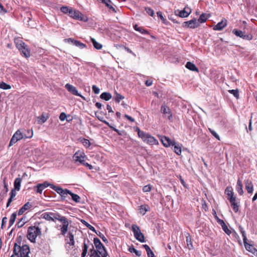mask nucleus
I'll use <instances>...</instances> for the list:
<instances>
[{"instance_id": "3c124183", "label": "nucleus", "mask_w": 257, "mask_h": 257, "mask_svg": "<svg viewBox=\"0 0 257 257\" xmlns=\"http://www.w3.org/2000/svg\"><path fill=\"white\" fill-rule=\"evenodd\" d=\"M232 33L236 36L241 38L243 32L241 30H238L237 29H234L232 31Z\"/></svg>"}, {"instance_id": "aec40b11", "label": "nucleus", "mask_w": 257, "mask_h": 257, "mask_svg": "<svg viewBox=\"0 0 257 257\" xmlns=\"http://www.w3.org/2000/svg\"><path fill=\"white\" fill-rule=\"evenodd\" d=\"M172 147H174L173 151L177 155H181V147L179 143L174 142Z\"/></svg>"}, {"instance_id": "f704fd0d", "label": "nucleus", "mask_w": 257, "mask_h": 257, "mask_svg": "<svg viewBox=\"0 0 257 257\" xmlns=\"http://www.w3.org/2000/svg\"><path fill=\"white\" fill-rule=\"evenodd\" d=\"M208 17L207 16L206 14H202L199 19L197 20L199 22L200 25L201 23H205L208 19Z\"/></svg>"}, {"instance_id": "864d4df0", "label": "nucleus", "mask_w": 257, "mask_h": 257, "mask_svg": "<svg viewBox=\"0 0 257 257\" xmlns=\"http://www.w3.org/2000/svg\"><path fill=\"white\" fill-rule=\"evenodd\" d=\"M70 190L66 189H64L63 192H62V193H61L60 196L63 199H64L66 198V197L68 195H70Z\"/></svg>"}, {"instance_id": "5fc2aeb1", "label": "nucleus", "mask_w": 257, "mask_h": 257, "mask_svg": "<svg viewBox=\"0 0 257 257\" xmlns=\"http://www.w3.org/2000/svg\"><path fill=\"white\" fill-rule=\"evenodd\" d=\"M71 7L67 6H63L60 8L61 11L64 14H67L68 15V12L70 11Z\"/></svg>"}, {"instance_id": "774afa93", "label": "nucleus", "mask_w": 257, "mask_h": 257, "mask_svg": "<svg viewBox=\"0 0 257 257\" xmlns=\"http://www.w3.org/2000/svg\"><path fill=\"white\" fill-rule=\"evenodd\" d=\"M67 118V115L64 112H62L60 113L59 116V119L61 121H64Z\"/></svg>"}, {"instance_id": "c756f323", "label": "nucleus", "mask_w": 257, "mask_h": 257, "mask_svg": "<svg viewBox=\"0 0 257 257\" xmlns=\"http://www.w3.org/2000/svg\"><path fill=\"white\" fill-rule=\"evenodd\" d=\"M187 235H188L186 236L187 246L189 250H191L193 249V246L190 235L189 233H187Z\"/></svg>"}, {"instance_id": "423d86ee", "label": "nucleus", "mask_w": 257, "mask_h": 257, "mask_svg": "<svg viewBox=\"0 0 257 257\" xmlns=\"http://www.w3.org/2000/svg\"><path fill=\"white\" fill-rule=\"evenodd\" d=\"M24 137H26L25 135H23V132L22 130H17L13 136L12 139H11L9 147L13 145V144L17 143L18 141L22 140L23 139H25Z\"/></svg>"}, {"instance_id": "20e7f679", "label": "nucleus", "mask_w": 257, "mask_h": 257, "mask_svg": "<svg viewBox=\"0 0 257 257\" xmlns=\"http://www.w3.org/2000/svg\"><path fill=\"white\" fill-rule=\"evenodd\" d=\"M41 234V231L39 227L30 226L28 229L27 236L32 242H35L37 237Z\"/></svg>"}, {"instance_id": "a19ab883", "label": "nucleus", "mask_w": 257, "mask_h": 257, "mask_svg": "<svg viewBox=\"0 0 257 257\" xmlns=\"http://www.w3.org/2000/svg\"><path fill=\"white\" fill-rule=\"evenodd\" d=\"M70 195L72 197V199L75 202L78 203L80 201V197L77 194H74L70 191Z\"/></svg>"}, {"instance_id": "2f4dec72", "label": "nucleus", "mask_w": 257, "mask_h": 257, "mask_svg": "<svg viewBox=\"0 0 257 257\" xmlns=\"http://www.w3.org/2000/svg\"><path fill=\"white\" fill-rule=\"evenodd\" d=\"M112 96L111 94L109 92H103L101 94L100 97V98L108 101L111 99Z\"/></svg>"}, {"instance_id": "f3484780", "label": "nucleus", "mask_w": 257, "mask_h": 257, "mask_svg": "<svg viewBox=\"0 0 257 257\" xmlns=\"http://www.w3.org/2000/svg\"><path fill=\"white\" fill-rule=\"evenodd\" d=\"M33 207V205L31 203L28 202L25 203L18 211V215H21L26 211L29 210Z\"/></svg>"}, {"instance_id": "f8f14e48", "label": "nucleus", "mask_w": 257, "mask_h": 257, "mask_svg": "<svg viewBox=\"0 0 257 257\" xmlns=\"http://www.w3.org/2000/svg\"><path fill=\"white\" fill-rule=\"evenodd\" d=\"M65 41L68 43H71L73 45L79 47L80 49H83L86 47V45L84 43L80 42L79 41L74 40L72 38L66 39Z\"/></svg>"}, {"instance_id": "cd10ccee", "label": "nucleus", "mask_w": 257, "mask_h": 257, "mask_svg": "<svg viewBox=\"0 0 257 257\" xmlns=\"http://www.w3.org/2000/svg\"><path fill=\"white\" fill-rule=\"evenodd\" d=\"M244 246L246 248V249L253 253H254L255 252L257 251L256 249L251 244H250L248 243H247V241L245 242H243Z\"/></svg>"}, {"instance_id": "4c0bfd02", "label": "nucleus", "mask_w": 257, "mask_h": 257, "mask_svg": "<svg viewBox=\"0 0 257 257\" xmlns=\"http://www.w3.org/2000/svg\"><path fill=\"white\" fill-rule=\"evenodd\" d=\"M27 222V218L26 217L24 216L22 217V218L17 222V225L18 228H21L23 227L24 224Z\"/></svg>"}, {"instance_id": "6e6d98bb", "label": "nucleus", "mask_w": 257, "mask_h": 257, "mask_svg": "<svg viewBox=\"0 0 257 257\" xmlns=\"http://www.w3.org/2000/svg\"><path fill=\"white\" fill-rule=\"evenodd\" d=\"M208 130L211 135L213 136L217 140H220L219 136L215 132V131L210 128H208Z\"/></svg>"}, {"instance_id": "1a4fd4ad", "label": "nucleus", "mask_w": 257, "mask_h": 257, "mask_svg": "<svg viewBox=\"0 0 257 257\" xmlns=\"http://www.w3.org/2000/svg\"><path fill=\"white\" fill-rule=\"evenodd\" d=\"M73 159L75 163L79 162L82 164L85 161L86 156L83 152L78 151L74 154Z\"/></svg>"}, {"instance_id": "49530a36", "label": "nucleus", "mask_w": 257, "mask_h": 257, "mask_svg": "<svg viewBox=\"0 0 257 257\" xmlns=\"http://www.w3.org/2000/svg\"><path fill=\"white\" fill-rule=\"evenodd\" d=\"M228 92L232 94L236 98H239V91L237 89L229 90Z\"/></svg>"}, {"instance_id": "393cba45", "label": "nucleus", "mask_w": 257, "mask_h": 257, "mask_svg": "<svg viewBox=\"0 0 257 257\" xmlns=\"http://www.w3.org/2000/svg\"><path fill=\"white\" fill-rule=\"evenodd\" d=\"M225 193L226 194L227 199H231V198L234 197L232 188L231 187H227L225 189Z\"/></svg>"}, {"instance_id": "ddd939ff", "label": "nucleus", "mask_w": 257, "mask_h": 257, "mask_svg": "<svg viewBox=\"0 0 257 257\" xmlns=\"http://www.w3.org/2000/svg\"><path fill=\"white\" fill-rule=\"evenodd\" d=\"M51 184L45 182L43 183L38 184L36 186L34 187L35 190L37 193L41 194L43 190L48 186H51Z\"/></svg>"}, {"instance_id": "72a5a7b5", "label": "nucleus", "mask_w": 257, "mask_h": 257, "mask_svg": "<svg viewBox=\"0 0 257 257\" xmlns=\"http://www.w3.org/2000/svg\"><path fill=\"white\" fill-rule=\"evenodd\" d=\"M20 51L22 52L25 57L28 58L30 56V52L28 48L27 45H26L25 47H24L23 48L20 50Z\"/></svg>"}, {"instance_id": "a878e982", "label": "nucleus", "mask_w": 257, "mask_h": 257, "mask_svg": "<svg viewBox=\"0 0 257 257\" xmlns=\"http://www.w3.org/2000/svg\"><path fill=\"white\" fill-rule=\"evenodd\" d=\"M236 189L240 195H242L243 194V185L239 179H238L237 180Z\"/></svg>"}, {"instance_id": "09e8293b", "label": "nucleus", "mask_w": 257, "mask_h": 257, "mask_svg": "<svg viewBox=\"0 0 257 257\" xmlns=\"http://www.w3.org/2000/svg\"><path fill=\"white\" fill-rule=\"evenodd\" d=\"M114 99L116 102H119L121 99L124 98V97L117 92L115 93Z\"/></svg>"}, {"instance_id": "9b49d317", "label": "nucleus", "mask_w": 257, "mask_h": 257, "mask_svg": "<svg viewBox=\"0 0 257 257\" xmlns=\"http://www.w3.org/2000/svg\"><path fill=\"white\" fill-rule=\"evenodd\" d=\"M65 87L67 90L73 95L81 97L83 100H85V98L81 95L78 91L77 88L73 85L67 83L65 85Z\"/></svg>"}, {"instance_id": "de8ad7c7", "label": "nucleus", "mask_w": 257, "mask_h": 257, "mask_svg": "<svg viewBox=\"0 0 257 257\" xmlns=\"http://www.w3.org/2000/svg\"><path fill=\"white\" fill-rule=\"evenodd\" d=\"M81 142L83 145V146L86 148H89L91 145L90 141L84 138L81 140Z\"/></svg>"}, {"instance_id": "4d7b16f0", "label": "nucleus", "mask_w": 257, "mask_h": 257, "mask_svg": "<svg viewBox=\"0 0 257 257\" xmlns=\"http://www.w3.org/2000/svg\"><path fill=\"white\" fill-rule=\"evenodd\" d=\"M27 45L24 42L22 41H20L19 42H17L16 44L17 48L20 50L23 48L24 47Z\"/></svg>"}, {"instance_id": "58836bf2", "label": "nucleus", "mask_w": 257, "mask_h": 257, "mask_svg": "<svg viewBox=\"0 0 257 257\" xmlns=\"http://www.w3.org/2000/svg\"><path fill=\"white\" fill-rule=\"evenodd\" d=\"M90 245L91 246V248L90 249V251L91 252V256L92 257H100V255L98 252L94 249L93 245L92 243H90Z\"/></svg>"}, {"instance_id": "0e129e2a", "label": "nucleus", "mask_w": 257, "mask_h": 257, "mask_svg": "<svg viewBox=\"0 0 257 257\" xmlns=\"http://www.w3.org/2000/svg\"><path fill=\"white\" fill-rule=\"evenodd\" d=\"M8 12L7 10L4 8L3 6L0 3V14L4 15Z\"/></svg>"}, {"instance_id": "37998d69", "label": "nucleus", "mask_w": 257, "mask_h": 257, "mask_svg": "<svg viewBox=\"0 0 257 257\" xmlns=\"http://www.w3.org/2000/svg\"><path fill=\"white\" fill-rule=\"evenodd\" d=\"M110 3H111V1L110 0H106L105 3L103 4L107 8L112 10L114 12H116L115 9L110 5Z\"/></svg>"}, {"instance_id": "473e14b6", "label": "nucleus", "mask_w": 257, "mask_h": 257, "mask_svg": "<svg viewBox=\"0 0 257 257\" xmlns=\"http://www.w3.org/2000/svg\"><path fill=\"white\" fill-rule=\"evenodd\" d=\"M93 242L94 244V245L95 246V247L96 248L97 250H98L99 248H101L102 247H103L104 245L102 244V243L101 242L99 239L98 238H94L93 240Z\"/></svg>"}, {"instance_id": "39448f33", "label": "nucleus", "mask_w": 257, "mask_h": 257, "mask_svg": "<svg viewBox=\"0 0 257 257\" xmlns=\"http://www.w3.org/2000/svg\"><path fill=\"white\" fill-rule=\"evenodd\" d=\"M132 230L136 239L141 242H146L145 236L144 234L141 232L139 226L136 224H133L132 226Z\"/></svg>"}, {"instance_id": "c85d7f7f", "label": "nucleus", "mask_w": 257, "mask_h": 257, "mask_svg": "<svg viewBox=\"0 0 257 257\" xmlns=\"http://www.w3.org/2000/svg\"><path fill=\"white\" fill-rule=\"evenodd\" d=\"M22 182V179L20 177L15 179L14 181V189L17 191L20 190L21 184Z\"/></svg>"}, {"instance_id": "412c9836", "label": "nucleus", "mask_w": 257, "mask_h": 257, "mask_svg": "<svg viewBox=\"0 0 257 257\" xmlns=\"http://www.w3.org/2000/svg\"><path fill=\"white\" fill-rule=\"evenodd\" d=\"M175 13L176 15H178L181 18H186L190 15V14L191 13V11H186L184 9V10L181 11L178 10Z\"/></svg>"}, {"instance_id": "bf43d9fd", "label": "nucleus", "mask_w": 257, "mask_h": 257, "mask_svg": "<svg viewBox=\"0 0 257 257\" xmlns=\"http://www.w3.org/2000/svg\"><path fill=\"white\" fill-rule=\"evenodd\" d=\"M241 38H242L244 40H251L252 39L253 36L251 34L245 35L244 33H243Z\"/></svg>"}, {"instance_id": "a211bd4d", "label": "nucleus", "mask_w": 257, "mask_h": 257, "mask_svg": "<svg viewBox=\"0 0 257 257\" xmlns=\"http://www.w3.org/2000/svg\"><path fill=\"white\" fill-rule=\"evenodd\" d=\"M3 184H4V189L0 194V196L2 198H4L7 195V194L9 191L8 185L6 182V178L4 179Z\"/></svg>"}, {"instance_id": "680f3d73", "label": "nucleus", "mask_w": 257, "mask_h": 257, "mask_svg": "<svg viewBox=\"0 0 257 257\" xmlns=\"http://www.w3.org/2000/svg\"><path fill=\"white\" fill-rule=\"evenodd\" d=\"M137 31L139 32L142 34H149V32L147 30L144 29L143 27H140L137 29Z\"/></svg>"}, {"instance_id": "e433bc0d", "label": "nucleus", "mask_w": 257, "mask_h": 257, "mask_svg": "<svg viewBox=\"0 0 257 257\" xmlns=\"http://www.w3.org/2000/svg\"><path fill=\"white\" fill-rule=\"evenodd\" d=\"M96 251L98 252L99 254L101 255L102 257H106L108 255L104 246L100 248H99Z\"/></svg>"}, {"instance_id": "5701e85b", "label": "nucleus", "mask_w": 257, "mask_h": 257, "mask_svg": "<svg viewBox=\"0 0 257 257\" xmlns=\"http://www.w3.org/2000/svg\"><path fill=\"white\" fill-rule=\"evenodd\" d=\"M67 239H68L69 241L67 243L70 245H74L75 244V241L74 238V235L71 231H69L67 235Z\"/></svg>"}, {"instance_id": "7ed1b4c3", "label": "nucleus", "mask_w": 257, "mask_h": 257, "mask_svg": "<svg viewBox=\"0 0 257 257\" xmlns=\"http://www.w3.org/2000/svg\"><path fill=\"white\" fill-rule=\"evenodd\" d=\"M13 252L18 254L19 257H29L30 249L28 245L25 244L20 246L16 243H15Z\"/></svg>"}, {"instance_id": "9d476101", "label": "nucleus", "mask_w": 257, "mask_h": 257, "mask_svg": "<svg viewBox=\"0 0 257 257\" xmlns=\"http://www.w3.org/2000/svg\"><path fill=\"white\" fill-rule=\"evenodd\" d=\"M199 26V22L196 19H193L183 23V27L190 29H195Z\"/></svg>"}, {"instance_id": "6ab92c4d", "label": "nucleus", "mask_w": 257, "mask_h": 257, "mask_svg": "<svg viewBox=\"0 0 257 257\" xmlns=\"http://www.w3.org/2000/svg\"><path fill=\"white\" fill-rule=\"evenodd\" d=\"M245 189L249 194L252 193L253 191V186L251 181L247 180L245 181Z\"/></svg>"}, {"instance_id": "dca6fc26", "label": "nucleus", "mask_w": 257, "mask_h": 257, "mask_svg": "<svg viewBox=\"0 0 257 257\" xmlns=\"http://www.w3.org/2000/svg\"><path fill=\"white\" fill-rule=\"evenodd\" d=\"M217 222L221 226L222 230L227 234L230 235L231 233V230L228 228L227 226L226 225L225 223L223 220L217 217Z\"/></svg>"}, {"instance_id": "e2e57ef3", "label": "nucleus", "mask_w": 257, "mask_h": 257, "mask_svg": "<svg viewBox=\"0 0 257 257\" xmlns=\"http://www.w3.org/2000/svg\"><path fill=\"white\" fill-rule=\"evenodd\" d=\"M152 186L150 185H147L143 187V191L144 192H149L151 191Z\"/></svg>"}, {"instance_id": "69168bd1", "label": "nucleus", "mask_w": 257, "mask_h": 257, "mask_svg": "<svg viewBox=\"0 0 257 257\" xmlns=\"http://www.w3.org/2000/svg\"><path fill=\"white\" fill-rule=\"evenodd\" d=\"M92 89L95 94H98L100 92V89L96 85H93Z\"/></svg>"}, {"instance_id": "13d9d810", "label": "nucleus", "mask_w": 257, "mask_h": 257, "mask_svg": "<svg viewBox=\"0 0 257 257\" xmlns=\"http://www.w3.org/2000/svg\"><path fill=\"white\" fill-rule=\"evenodd\" d=\"M145 11L149 15L152 17H153L154 15V11L151 8L146 7Z\"/></svg>"}, {"instance_id": "2eb2a0df", "label": "nucleus", "mask_w": 257, "mask_h": 257, "mask_svg": "<svg viewBox=\"0 0 257 257\" xmlns=\"http://www.w3.org/2000/svg\"><path fill=\"white\" fill-rule=\"evenodd\" d=\"M161 141L163 146L165 147H171L175 142L174 141L171 140L169 137L166 136L162 137Z\"/></svg>"}, {"instance_id": "b1692460", "label": "nucleus", "mask_w": 257, "mask_h": 257, "mask_svg": "<svg viewBox=\"0 0 257 257\" xmlns=\"http://www.w3.org/2000/svg\"><path fill=\"white\" fill-rule=\"evenodd\" d=\"M186 67L190 70L192 71H195L197 72H199L198 68L195 66L194 64L191 62H187L186 64Z\"/></svg>"}, {"instance_id": "79ce46f5", "label": "nucleus", "mask_w": 257, "mask_h": 257, "mask_svg": "<svg viewBox=\"0 0 257 257\" xmlns=\"http://www.w3.org/2000/svg\"><path fill=\"white\" fill-rule=\"evenodd\" d=\"M81 222L90 230L92 231L93 232H96L95 228L90 224H89L87 222H86L84 220H81Z\"/></svg>"}, {"instance_id": "a18cd8bd", "label": "nucleus", "mask_w": 257, "mask_h": 257, "mask_svg": "<svg viewBox=\"0 0 257 257\" xmlns=\"http://www.w3.org/2000/svg\"><path fill=\"white\" fill-rule=\"evenodd\" d=\"M39 119V123H43L47 121L48 118V116H45L44 114H42L40 117H38Z\"/></svg>"}, {"instance_id": "4468645a", "label": "nucleus", "mask_w": 257, "mask_h": 257, "mask_svg": "<svg viewBox=\"0 0 257 257\" xmlns=\"http://www.w3.org/2000/svg\"><path fill=\"white\" fill-rule=\"evenodd\" d=\"M227 25V21L225 19H223L222 21L218 23L213 27V30L215 31H221Z\"/></svg>"}, {"instance_id": "f03ea898", "label": "nucleus", "mask_w": 257, "mask_h": 257, "mask_svg": "<svg viewBox=\"0 0 257 257\" xmlns=\"http://www.w3.org/2000/svg\"><path fill=\"white\" fill-rule=\"evenodd\" d=\"M135 129L137 132L138 136L141 138L144 142L150 145H156L159 144L157 140L149 134L141 131L138 127H136Z\"/></svg>"}, {"instance_id": "ea45409f", "label": "nucleus", "mask_w": 257, "mask_h": 257, "mask_svg": "<svg viewBox=\"0 0 257 257\" xmlns=\"http://www.w3.org/2000/svg\"><path fill=\"white\" fill-rule=\"evenodd\" d=\"M16 217H17L16 212H14L13 213H12V214L11 215V216L10 217V219L9 222V227H10L11 226H12L13 225V224L14 223V222L15 221Z\"/></svg>"}, {"instance_id": "f257e3e1", "label": "nucleus", "mask_w": 257, "mask_h": 257, "mask_svg": "<svg viewBox=\"0 0 257 257\" xmlns=\"http://www.w3.org/2000/svg\"><path fill=\"white\" fill-rule=\"evenodd\" d=\"M41 217L49 221H60L62 225L60 228L61 234L65 235L68 231L69 222L67 219L63 216H61L58 213L44 212L41 215Z\"/></svg>"}, {"instance_id": "0eeeda50", "label": "nucleus", "mask_w": 257, "mask_h": 257, "mask_svg": "<svg viewBox=\"0 0 257 257\" xmlns=\"http://www.w3.org/2000/svg\"><path fill=\"white\" fill-rule=\"evenodd\" d=\"M68 15L74 19L86 21V20L83 19V14L79 11L74 9L72 8H71L70 11L68 12Z\"/></svg>"}, {"instance_id": "8fccbe9b", "label": "nucleus", "mask_w": 257, "mask_h": 257, "mask_svg": "<svg viewBox=\"0 0 257 257\" xmlns=\"http://www.w3.org/2000/svg\"><path fill=\"white\" fill-rule=\"evenodd\" d=\"M11 88V86L4 82H0V88L7 90Z\"/></svg>"}, {"instance_id": "603ef678", "label": "nucleus", "mask_w": 257, "mask_h": 257, "mask_svg": "<svg viewBox=\"0 0 257 257\" xmlns=\"http://www.w3.org/2000/svg\"><path fill=\"white\" fill-rule=\"evenodd\" d=\"M239 228L240 232L242 235L243 241V242H245V241H247V238H246V236L245 235V232L243 228L241 226H240Z\"/></svg>"}, {"instance_id": "bb28decb", "label": "nucleus", "mask_w": 257, "mask_h": 257, "mask_svg": "<svg viewBox=\"0 0 257 257\" xmlns=\"http://www.w3.org/2000/svg\"><path fill=\"white\" fill-rule=\"evenodd\" d=\"M23 135H25L26 137H24L25 139L31 138L33 135V130L31 129L29 130H22Z\"/></svg>"}, {"instance_id": "052dcab7", "label": "nucleus", "mask_w": 257, "mask_h": 257, "mask_svg": "<svg viewBox=\"0 0 257 257\" xmlns=\"http://www.w3.org/2000/svg\"><path fill=\"white\" fill-rule=\"evenodd\" d=\"M231 205L232 207L233 210L235 212H238L239 209V205L238 202L234 203L231 204Z\"/></svg>"}, {"instance_id": "c03bdc74", "label": "nucleus", "mask_w": 257, "mask_h": 257, "mask_svg": "<svg viewBox=\"0 0 257 257\" xmlns=\"http://www.w3.org/2000/svg\"><path fill=\"white\" fill-rule=\"evenodd\" d=\"M128 250L131 252L135 253L136 255L138 256H140L141 255V251L137 250L134 246L130 247Z\"/></svg>"}, {"instance_id": "c9c22d12", "label": "nucleus", "mask_w": 257, "mask_h": 257, "mask_svg": "<svg viewBox=\"0 0 257 257\" xmlns=\"http://www.w3.org/2000/svg\"><path fill=\"white\" fill-rule=\"evenodd\" d=\"M50 188L53 190H55L58 194L61 195V193L63 192V189L61 187L56 186L53 184L51 185Z\"/></svg>"}, {"instance_id": "6e6552de", "label": "nucleus", "mask_w": 257, "mask_h": 257, "mask_svg": "<svg viewBox=\"0 0 257 257\" xmlns=\"http://www.w3.org/2000/svg\"><path fill=\"white\" fill-rule=\"evenodd\" d=\"M161 112L163 113L165 118H167L169 120L172 119V111L166 104L164 103L162 105Z\"/></svg>"}, {"instance_id": "338daca9", "label": "nucleus", "mask_w": 257, "mask_h": 257, "mask_svg": "<svg viewBox=\"0 0 257 257\" xmlns=\"http://www.w3.org/2000/svg\"><path fill=\"white\" fill-rule=\"evenodd\" d=\"M97 234L102 239V240L104 242H107L108 241H107V239H106V238L104 236V235L101 233V232H99V233H97Z\"/></svg>"}, {"instance_id": "4be33fe9", "label": "nucleus", "mask_w": 257, "mask_h": 257, "mask_svg": "<svg viewBox=\"0 0 257 257\" xmlns=\"http://www.w3.org/2000/svg\"><path fill=\"white\" fill-rule=\"evenodd\" d=\"M139 207V212L142 215H144L150 209L148 205H142L140 206Z\"/></svg>"}, {"instance_id": "7c9ffc66", "label": "nucleus", "mask_w": 257, "mask_h": 257, "mask_svg": "<svg viewBox=\"0 0 257 257\" xmlns=\"http://www.w3.org/2000/svg\"><path fill=\"white\" fill-rule=\"evenodd\" d=\"M90 41L92 42V43L93 44V45L94 47L96 49L100 50V49H101L102 48V45L100 43L97 42L95 40V39H94L93 38H90Z\"/></svg>"}]
</instances>
